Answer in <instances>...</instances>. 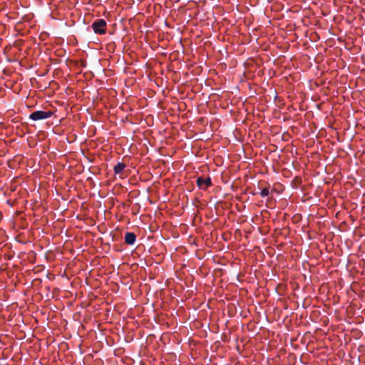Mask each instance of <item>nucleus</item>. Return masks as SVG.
<instances>
[{"label": "nucleus", "mask_w": 365, "mask_h": 365, "mask_svg": "<svg viewBox=\"0 0 365 365\" xmlns=\"http://www.w3.org/2000/svg\"><path fill=\"white\" fill-rule=\"evenodd\" d=\"M92 28L96 34H103L106 33V22L104 19H97L92 24Z\"/></svg>", "instance_id": "nucleus-2"}, {"label": "nucleus", "mask_w": 365, "mask_h": 365, "mask_svg": "<svg viewBox=\"0 0 365 365\" xmlns=\"http://www.w3.org/2000/svg\"><path fill=\"white\" fill-rule=\"evenodd\" d=\"M269 194V188H267V187L263 188L260 192L261 197H263L267 196Z\"/></svg>", "instance_id": "nucleus-6"}, {"label": "nucleus", "mask_w": 365, "mask_h": 365, "mask_svg": "<svg viewBox=\"0 0 365 365\" xmlns=\"http://www.w3.org/2000/svg\"><path fill=\"white\" fill-rule=\"evenodd\" d=\"M53 113L51 111L37 110L30 114L29 118L32 120L36 121L50 118Z\"/></svg>", "instance_id": "nucleus-1"}, {"label": "nucleus", "mask_w": 365, "mask_h": 365, "mask_svg": "<svg viewBox=\"0 0 365 365\" xmlns=\"http://www.w3.org/2000/svg\"><path fill=\"white\" fill-rule=\"evenodd\" d=\"M125 165L123 163H118L116 165L114 166V173L115 174H120L125 169Z\"/></svg>", "instance_id": "nucleus-5"}, {"label": "nucleus", "mask_w": 365, "mask_h": 365, "mask_svg": "<svg viewBox=\"0 0 365 365\" xmlns=\"http://www.w3.org/2000/svg\"><path fill=\"white\" fill-rule=\"evenodd\" d=\"M196 183L198 187L202 190H206L208 187L212 185V182L210 177L206 178L199 177L197 178Z\"/></svg>", "instance_id": "nucleus-3"}, {"label": "nucleus", "mask_w": 365, "mask_h": 365, "mask_svg": "<svg viewBox=\"0 0 365 365\" xmlns=\"http://www.w3.org/2000/svg\"><path fill=\"white\" fill-rule=\"evenodd\" d=\"M136 235L133 232H126L125 235V242L127 245H132L135 243Z\"/></svg>", "instance_id": "nucleus-4"}]
</instances>
